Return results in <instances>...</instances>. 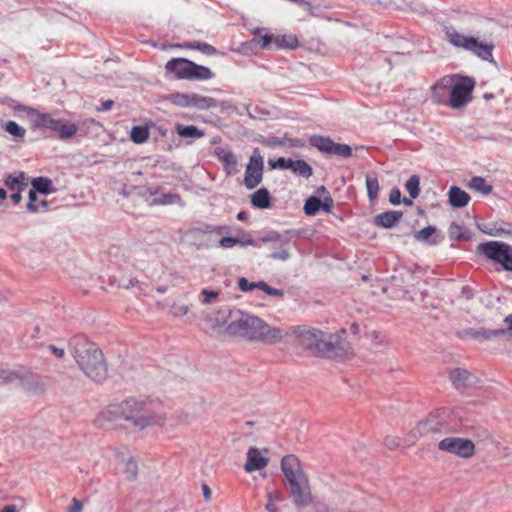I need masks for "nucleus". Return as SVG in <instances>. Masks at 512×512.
<instances>
[{
  "label": "nucleus",
  "instance_id": "obj_1",
  "mask_svg": "<svg viewBox=\"0 0 512 512\" xmlns=\"http://www.w3.org/2000/svg\"><path fill=\"white\" fill-rule=\"evenodd\" d=\"M217 322L225 327V333L230 337L266 345H275L288 336L283 328L271 326L263 319L244 312L240 309L224 308L219 310Z\"/></svg>",
  "mask_w": 512,
  "mask_h": 512
},
{
  "label": "nucleus",
  "instance_id": "obj_2",
  "mask_svg": "<svg viewBox=\"0 0 512 512\" xmlns=\"http://www.w3.org/2000/svg\"><path fill=\"white\" fill-rule=\"evenodd\" d=\"M158 403L149 398L130 397L119 404H111L102 415L110 422L125 421L143 430L151 426H163L166 414L157 408Z\"/></svg>",
  "mask_w": 512,
  "mask_h": 512
},
{
  "label": "nucleus",
  "instance_id": "obj_3",
  "mask_svg": "<svg viewBox=\"0 0 512 512\" xmlns=\"http://www.w3.org/2000/svg\"><path fill=\"white\" fill-rule=\"evenodd\" d=\"M288 332V335H294L298 344L313 355L343 359L349 353V344L338 335L326 334L307 326L291 327Z\"/></svg>",
  "mask_w": 512,
  "mask_h": 512
},
{
  "label": "nucleus",
  "instance_id": "obj_4",
  "mask_svg": "<svg viewBox=\"0 0 512 512\" xmlns=\"http://www.w3.org/2000/svg\"><path fill=\"white\" fill-rule=\"evenodd\" d=\"M73 357L83 373L95 382H102L107 377V365L102 351L83 335H76L70 340Z\"/></svg>",
  "mask_w": 512,
  "mask_h": 512
},
{
  "label": "nucleus",
  "instance_id": "obj_5",
  "mask_svg": "<svg viewBox=\"0 0 512 512\" xmlns=\"http://www.w3.org/2000/svg\"><path fill=\"white\" fill-rule=\"evenodd\" d=\"M281 470L288 482L293 504L298 509L311 505L312 495L309 480L298 458L294 455L284 456L281 460Z\"/></svg>",
  "mask_w": 512,
  "mask_h": 512
},
{
  "label": "nucleus",
  "instance_id": "obj_6",
  "mask_svg": "<svg viewBox=\"0 0 512 512\" xmlns=\"http://www.w3.org/2000/svg\"><path fill=\"white\" fill-rule=\"evenodd\" d=\"M165 69L177 79L203 81L213 78V72L206 66L198 65L186 58H172Z\"/></svg>",
  "mask_w": 512,
  "mask_h": 512
},
{
  "label": "nucleus",
  "instance_id": "obj_7",
  "mask_svg": "<svg viewBox=\"0 0 512 512\" xmlns=\"http://www.w3.org/2000/svg\"><path fill=\"white\" fill-rule=\"evenodd\" d=\"M445 37L455 47L463 48L472 52L483 60L492 58V43H485L473 36H465L459 33L453 26H445Z\"/></svg>",
  "mask_w": 512,
  "mask_h": 512
},
{
  "label": "nucleus",
  "instance_id": "obj_8",
  "mask_svg": "<svg viewBox=\"0 0 512 512\" xmlns=\"http://www.w3.org/2000/svg\"><path fill=\"white\" fill-rule=\"evenodd\" d=\"M33 126L38 129H49L57 132L61 140L72 138L78 131V126L74 123H68L63 119H55L51 114L40 113L33 110Z\"/></svg>",
  "mask_w": 512,
  "mask_h": 512
},
{
  "label": "nucleus",
  "instance_id": "obj_9",
  "mask_svg": "<svg viewBox=\"0 0 512 512\" xmlns=\"http://www.w3.org/2000/svg\"><path fill=\"white\" fill-rule=\"evenodd\" d=\"M477 252L494 263L500 264L505 271H512V246L502 241H488L478 244Z\"/></svg>",
  "mask_w": 512,
  "mask_h": 512
},
{
  "label": "nucleus",
  "instance_id": "obj_10",
  "mask_svg": "<svg viewBox=\"0 0 512 512\" xmlns=\"http://www.w3.org/2000/svg\"><path fill=\"white\" fill-rule=\"evenodd\" d=\"M271 44H275L277 49H295L299 46L298 39L293 34L277 36L266 34L260 40L253 38L250 41L244 43L242 45V51L244 53H248L249 50L253 51V49L256 48L269 50L271 48Z\"/></svg>",
  "mask_w": 512,
  "mask_h": 512
},
{
  "label": "nucleus",
  "instance_id": "obj_11",
  "mask_svg": "<svg viewBox=\"0 0 512 512\" xmlns=\"http://www.w3.org/2000/svg\"><path fill=\"white\" fill-rule=\"evenodd\" d=\"M299 233L295 230H286L284 233L268 231L258 242L272 243L274 251L269 255L274 260L287 261L290 258L289 244L293 237Z\"/></svg>",
  "mask_w": 512,
  "mask_h": 512
},
{
  "label": "nucleus",
  "instance_id": "obj_12",
  "mask_svg": "<svg viewBox=\"0 0 512 512\" xmlns=\"http://www.w3.org/2000/svg\"><path fill=\"white\" fill-rule=\"evenodd\" d=\"M450 410L448 408H441L431 413L424 421L412 430V436L417 438L427 433H448L450 428L448 426V418Z\"/></svg>",
  "mask_w": 512,
  "mask_h": 512
},
{
  "label": "nucleus",
  "instance_id": "obj_13",
  "mask_svg": "<svg viewBox=\"0 0 512 512\" xmlns=\"http://www.w3.org/2000/svg\"><path fill=\"white\" fill-rule=\"evenodd\" d=\"M474 86L475 81L472 78L460 77L455 83L453 82L451 86L447 104L454 109L464 107L471 100Z\"/></svg>",
  "mask_w": 512,
  "mask_h": 512
},
{
  "label": "nucleus",
  "instance_id": "obj_14",
  "mask_svg": "<svg viewBox=\"0 0 512 512\" xmlns=\"http://www.w3.org/2000/svg\"><path fill=\"white\" fill-rule=\"evenodd\" d=\"M264 158L259 148H255L246 165L243 184L248 190L256 188L263 180Z\"/></svg>",
  "mask_w": 512,
  "mask_h": 512
},
{
  "label": "nucleus",
  "instance_id": "obj_15",
  "mask_svg": "<svg viewBox=\"0 0 512 512\" xmlns=\"http://www.w3.org/2000/svg\"><path fill=\"white\" fill-rule=\"evenodd\" d=\"M310 145L317 148L321 153L336 156L339 158H350L352 148L347 144L336 143L330 137L313 135L309 139Z\"/></svg>",
  "mask_w": 512,
  "mask_h": 512
},
{
  "label": "nucleus",
  "instance_id": "obj_16",
  "mask_svg": "<svg viewBox=\"0 0 512 512\" xmlns=\"http://www.w3.org/2000/svg\"><path fill=\"white\" fill-rule=\"evenodd\" d=\"M438 449L462 458H470L475 453V445L470 439L447 437L439 441Z\"/></svg>",
  "mask_w": 512,
  "mask_h": 512
},
{
  "label": "nucleus",
  "instance_id": "obj_17",
  "mask_svg": "<svg viewBox=\"0 0 512 512\" xmlns=\"http://www.w3.org/2000/svg\"><path fill=\"white\" fill-rule=\"evenodd\" d=\"M32 188L28 193L27 210L30 213L39 212V206L36 204L37 194L48 195L53 192L52 180L47 177H37L31 182Z\"/></svg>",
  "mask_w": 512,
  "mask_h": 512
},
{
  "label": "nucleus",
  "instance_id": "obj_18",
  "mask_svg": "<svg viewBox=\"0 0 512 512\" xmlns=\"http://www.w3.org/2000/svg\"><path fill=\"white\" fill-rule=\"evenodd\" d=\"M214 154L223 164V168L227 175H234L238 173V161L235 154L231 150L223 147H217L214 150Z\"/></svg>",
  "mask_w": 512,
  "mask_h": 512
},
{
  "label": "nucleus",
  "instance_id": "obj_19",
  "mask_svg": "<svg viewBox=\"0 0 512 512\" xmlns=\"http://www.w3.org/2000/svg\"><path fill=\"white\" fill-rule=\"evenodd\" d=\"M453 84V77L445 76L432 86V98L436 103L447 104V96Z\"/></svg>",
  "mask_w": 512,
  "mask_h": 512
},
{
  "label": "nucleus",
  "instance_id": "obj_20",
  "mask_svg": "<svg viewBox=\"0 0 512 512\" xmlns=\"http://www.w3.org/2000/svg\"><path fill=\"white\" fill-rule=\"evenodd\" d=\"M449 378L457 389L472 386L476 377L466 369L456 368L450 371Z\"/></svg>",
  "mask_w": 512,
  "mask_h": 512
},
{
  "label": "nucleus",
  "instance_id": "obj_21",
  "mask_svg": "<svg viewBox=\"0 0 512 512\" xmlns=\"http://www.w3.org/2000/svg\"><path fill=\"white\" fill-rule=\"evenodd\" d=\"M268 464V458L261 455L256 447H251L247 452V460L244 469L247 472L261 470Z\"/></svg>",
  "mask_w": 512,
  "mask_h": 512
},
{
  "label": "nucleus",
  "instance_id": "obj_22",
  "mask_svg": "<svg viewBox=\"0 0 512 512\" xmlns=\"http://www.w3.org/2000/svg\"><path fill=\"white\" fill-rule=\"evenodd\" d=\"M507 332L506 329H495V330H487V329H474L467 328L461 332L462 337H469L479 341H485L492 337L503 336Z\"/></svg>",
  "mask_w": 512,
  "mask_h": 512
},
{
  "label": "nucleus",
  "instance_id": "obj_23",
  "mask_svg": "<svg viewBox=\"0 0 512 512\" xmlns=\"http://www.w3.org/2000/svg\"><path fill=\"white\" fill-rule=\"evenodd\" d=\"M403 213L401 211H386L374 217V224L381 228H393L401 220Z\"/></svg>",
  "mask_w": 512,
  "mask_h": 512
},
{
  "label": "nucleus",
  "instance_id": "obj_24",
  "mask_svg": "<svg viewBox=\"0 0 512 512\" xmlns=\"http://www.w3.org/2000/svg\"><path fill=\"white\" fill-rule=\"evenodd\" d=\"M4 185L10 191H23L28 186V179L22 171L11 173L5 177Z\"/></svg>",
  "mask_w": 512,
  "mask_h": 512
},
{
  "label": "nucleus",
  "instance_id": "obj_25",
  "mask_svg": "<svg viewBox=\"0 0 512 512\" xmlns=\"http://www.w3.org/2000/svg\"><path fill=\"white\" fill-rule=\"evenodd\" d=\"M449 203L452 207H465L470 201V195L457 186H452L448 192Z\"/></svg>",
  "mask_w": 512,
  "mask_h": 512
},
{
  "label": "nucleus",
  "instance_id": "obj_26",
  "mask_svg": "<svg viewBox=\"0 0 512 512\" xmlns=\"http://www.w3.org/2000/svg\"><path fill=\"white\" fill-rule=\"evenodd\" d=\"M250 202L257 209H268L271 207V195L266 188L262 187L251 195Z\"/></svg>",
  "mask_w": 512,
  "mask_h": 512
},
{
  "label": "nucleus",
  "instance_id": "obj_27",
  "mask_svg": "<svg viewBox=\"0 0 512 512\" xmlns=\"http://www.w3.org/2000/svg\"><path fill=\"white\" fill-rule=\"evenodd\" d=\"M236 245H240L242 247L245 246H253L259 248V242L254 240L251 237L248 238H238V237H223L219 240V246L225 249L232 248Z\"/></svg>",
  "mask_w": 512,
  "mask_h": 512
},
{
  "label": "nucleus",
  "instance_id": "obj_28",
  "mask_svg": "<svg viewBox=\"0 0 512 512\" xmlns=\"http://www.w3.org/2000/svg\"><path fill=\"white\" fill-rule=\"evenodd\" d=\"M216 106L217 101L212 97L202 96L196 93H189V107L209 109Z\"/></svg>",
  "mask_w": 512,
  "mask_h": 512
},
{
  "label": "nucleus",
  "instance_id": "obj_29",
  "mask_svg": "<svg viewBox=\"0 0 512 512\" xmlns=\"http://www.w3.org/2000/svg\"><path fill=\"white\" fill-rule=\"evenodd\" d=\"M175 131L183 138H202L205 133L195 125L176 124Z\"/></svg>",
  "mask_w": 512,
  "mask_h": 512
},
{
  "label": "nucleus",
  "instance_id": "obj_30",
  "mask_svg": "<svg viewBox=\"0 0 512 512\" xmlns=\"http://www.w3.org/2000/svg\"><path fill=\"white\" fill-rule=\"evenodd\" d=\"M3 129L13 136L16 142H24L26 130L15 121H7L2 125Z\"/></svg>",
  "mask_w": 512,
  "mask_h": 512
},
{
  "label": "nucleus",
  "instance_id": "obj_31",
  "mask_svg": "<svg viewBox=\"0 0 512 512\" xmlns=\"http://www.w3.org/2000/svg\"><path fill=\"white\" fill-rule=\"evenodd\" d=\"M436 233V228L434 226H427L421 229L420 231L414 234L415 240L428 243L430 245H436L439 243V240L436 238H432V236Z\"/></svg>",
  "mask_w": 512,
  "mask_h": 512
},
{
  "label": "nucleus",
  "instance_id": "obj_32",
  "mask_svg": "<svg viewBox=\"0 0 512 512\" xmlns=\"http://www.w3.org/2000/svg\"><path fill=\"white\" fill-rule=\"evenodd\" d=\"M181 47L198 50L205 55H214L217 53L216 48L206 42H200V41L185 42L184 44L181 45Z\"/></svg>",
  "mask_w": 512,
  "mask_h": 512
},
{
  "label": "nucleus",
  "instance_id": "obj_33",
  "mask_svg": "<svg viewBox=\"0 0 512 512\" xmlns=\"http://www.w3.org/2000/svg\"><path fill=\"white\" fill-rule=\"evenodd\" d=\"M469 188L480 192L482 195L487 196L492 191V186L486 182V180L480 176L472 177L469 182Z\"/></svg>",
  "mask_w": 512,
  "mask_h": 512
},
{
  "label": "nucleus",
  "instance_id": "obj_34",
  "mask_svg": "<svg viewBox=\"0 0 512 512\" xmlns=\"http://www.w3.org/2000/svg\"><path fill=\"white\" fill-rule=\"evenodd\" d=\"M292 172L299 177L308 179L312 176L313 169L305 160L297 159L294 162Z\"/></svg>",
  "mask_w": 512,
  "mask_h": 512
},
{
  "label": "nucleus",
  "instance_id": "obj_35",
  "mask_svg": "<svg viewBox=\"0 0 512 512\" xmlns=\"http://www.w3.org/2000/svg\"><path fill=\"white\" fill-rule=\"evenodd\" d=\"M366 188L369 200L374 201L377 199L379 193V181L376 174L366 175Z\"/></svg>",
  "mask_w": 512,
  "mask_h": 512
},
{
  "label": "nucleus",
  "instance_id": "obj_36",
  "mask_svg": "<svg viewBox=\"0 0 512 512\" xmlns=\"http://www.w3.org/2000/svg\"><path fill=\"white\" fill-rule=\"evenodd\" d=\"M449 237L452 240L469 239L470 233L468 229L456 222L451 223L449 226Z\"/></svg>",
  "mask_w": 512,
  "mask_h": 512
},
{
  "label": "nucleus",
  "instance_id": "obj_37",
  "mask_svg": "<svg viewBox=\"0 0 512 512\" xmlns=\"http://www.w3.org/2000/svg\"><path fill=\"white\" fill-rule=\"evenodd\" d=\"M322 200L317 196H310L304 203V213L308 216H315L321 210Z\"/></svg>",
  "mask_w": 512,
  "mask_h": 512
},
{
  "label": "nucleus",
  "instance_id": "obj_38",
  "mask_svg": "<svg viewBox=\"0 0 512 512\" xmlns=\"http://www.w3.org/2000/svg\"><path fill=\"white\" fill-rule=\"evenodd\" d=\"M130 138L136 144L144 143L149 138V130L146 126H134Z\"/></svg>",
  "mask_w": 512,
  "mask_h": 512
},
{
  "label": "nucleus",
  "instance_id": "obj_39",
  "mask_svg": "<svg viewBox=\"0 0 512 512\" xmlns=\"http://www.w3.org/2000/svg\"><path fill=\"white\" fill-rule=\"evenodd\" d=\"M153 203L157 204V205H170V204L183 205L181 196L176 193H164V194L160 195L159 197L155 198L153 200Z\"/></svg>",
  "mask_w": 512,
  "mask_h": 512
},
{
  "label": "nucleus",
  "instance_id": "obj_40",
  "mask_svg": "<svg viewBox=\"0 0 512 512\" xmlns=\"http://www.w3.org/2000/svg\"><path fill=\"white\" fill-rule=\"evenodd\" d=\"M405 189L412 199H416L420 194V178L418 175H412L405 183Z\"/></svg>",
  "mask_w": 512,
  "mask_h": 512
},
{
  "label": "nucleus",
  "instance_id": "obj_41",
  "mask_svg": "<svg viewBox=\"0 0 512 512\" xmlns=\"http://www.w3.org/2000/svg\"><path fill=\"white\" fill-rule=\"evenodd\" d=\"M166 100L179 107H189V93H172Z\"/></svg>",
  "mask_w": 512,
  "mask_h": 512
},
{
  "label": "nucleus",
  "instance_id": "obj_42",
  "mask_svg": "<svg viewBox=\"0 0 512 512\" xmlns=\"http://www.w3.org/2000/svg\"><path fill=\"white\" fill-rule=\"evenodd\" d=\"M200 296L202 304H214L219 298V291L203 289Z\"/></svg>",
  "mask_w": 512,
  "mask_h": 512
},
{
  "label": "nucleus",
  "instance_id": "obj_43",
  "mask_svg": "<svg viewBox=\"0 0 512 512\" xmlns=\"http://www.w3.org/2000/svg\"><path fill=\"white\" fill-rule=\"evenodd\" d=\"M262 144L267 147H270V148L285 146L286 145V137H283V138H279V137H275V136L267 137L262 140Z\"/></svg>",
  "mask_w": 512,
  "mask_h": 512
},
{
  "label": "nucleus",
  "instance_id": "obj_44",
  "mask_svg": "<svg viewBox=\"0 0 512 512\" xmlns=\"http://www.w3.org/2000/svg\"><path fill=\"white\" fill-rule=\"evenodd\" d=\"M238 288L243 292H249L255 289V282H249L246 278L241 277L238 280Z\"/></svg>",
  "mask_w": 512,
  "mask_h": 512
},
{
  "label": "nucleus",
  "instance_id": "obj_45",
  "mask_svg": "<svg viewBox=\"0 0 512 512\" xmlns=\"http://www.w3.org/2000/svg\"><path fill=\"white\" fill-rule=\"evenodd\" d=\"M126 474L129 480H133L137 475V464L133 460H130L126 465Z\"/></svg>",
  "mask_w": 512,
  "mask_h": 512
},
{
  "label": "nucleus",
  "instance_id": "obj_46",
  "mask_svg": "<svg viewBox=\"0 0 512 512\" xmlns=\"http://www.w3.org/2000/svg\"><path fill=\"white\" fill-rule=\"evenodd\" d=\"M401 191L399 190V188L397 187H394L391 191H390V194H389V202L392 204V205H398L401 203Z\"/></svg>",
  "mask_w": 512,
  "mask_h": 512
},
{
  "label": "nucleus",
  "instance_id": "obj_47",
  "mask_svg": "<svg viewBox=\"0 0 512 512\" xmlns=\"http://www.w3.org/2000/svg\"><path fill=\"white\" fill-rule=\"evenodd\" d=\"M481 230L485 234H488L490 236H502L503 234H506V235H511L512 234L511 231H507V230L503 229L502 227H497L496 225L494 226L493 229L484 230V229L481 228Z\"/></svg>",
  "mask_w": 512,
  "mask_h": 512
},
{
  "label": "nucleus",
  "instance_id": "obj_48",
  "mask_svg": "<svg viewBox=\"0 0 512 512\" xmlns=\"http://www.w3.org/2000/svg\"><path fill=\"white\" fill-rule=\"evenodd\" d=\"M294 162L295 160L291 158L280 157V162L278 164L280 169L292 171Z\"/></svg>",
  "mask_w": 512,
  "mask_h": 512
},
{
  "label": "nucleus",
  "instance_id": "obj_49",
  "mask_svg": "<svg viewBox=\"0 0 512 512\" xmlns=\"http://www.w3.org/2000/svg\"><path fill=\"white\" fill-rule=\"evenodd\" d=\"M224 229V227H215V226H211V225H204L200 228H197L196 230L201 232V233H213V232H216L217 234H221L222 233V230Z\"/></svg>",
  "mask_w": 512,
  "mask_h": 512
},
{
  "label": "nucleus",
  "instance_id": "obj_50",
  "mask_svg": "<svg viewBox=\"0 0 512 512\" xmlns=\"http://www.w3.org/2000/svg\"><path fill=\"white\" fill-rule=\"evenodd\" d=\"M304 145H305V143L301 139L286 137V145L285 146L293 147V148H301V147H304Z\"/></svg>",
  "mask_w": 512,
  "mask_h": 512
},
{
  "label": "nucleus",
  "instance_id": "obj_51",
  "mask_svg": "<svg viewBox=\"0 0 512 512\" xmlns=\"http://www.w3.org/2000/svg\"><path fill=\"white\" fill-rule=\"evenodd\" d=\"M316 512H330V509L327 504L322 501H313L311 503Z\"/></svg>",
  "mask_w": 512,
  "mask_h": 512
},
{
  "label": "nucleus",
  "instance_id": "obj_52",
  "mask_svg": "<svg viewBox=\"0 0 512 512\" xmlns=\"http://www.w3.org/2000/svg\"><path fill=\"white\" fill-rule=\"evenodd\" d=\"M473 430H474L473 435H474L475 437H477V438H480V439H482V440H485V439H487V438H489V437H490V433H489V432H488V430H486V429H483V428H480V427H479V428H474V427H473Z\"/></svg>",
  "mask_w": 512,
  "mask_h": 512
},
{
  "label": "nucleus",
  "instance_id": "obj_53",
  "mask_svg": "<svg viewBox=\"0 0 512 512\" xmlns=\"http://www.w3.org/2000/svg\"><path fill=\"white\" fill-rule=\"evenodd\" d=\"M332 206L333 199L331 198V196L324 197V199L322 200L321 209L324 210L325 212H330Z\"/></svg>",
  "mask_w": 512,
  "mask_h": 512
},
{
  "label": "nucleus",
  "instance_id": "obj_54",
  "mask_svg": "<svg viewBox=\"0 0 512 512\" xmlns=\"http://www.w3.org/2000/svg\"><path fill=\"white\" fill-rule=\"evenodd\" d=\"M48 348L51 351V353L58 359L63 358L65 355L64 349L62 348H58L54 345H49Z\"/></svg>",
  "mask_w": 512,
  "mask_h": 512
},
{
  "label": "nucleus",
  "instance_id": "obj_55",
  "mask_svg": "<svg viewBox=\"0 0 512 512\" xmlns=\"http://www.w3.org/2000/svg\"><path fill=\"white\" fill-rule=\"evenodd\" d=\"M83 508L82 502L76 498L72 499V505L69 508V512H81Z\"/></svg>",
  "mask_w": 512,
  "mask_h": 512
},
{
  "label": "nucleus",
  "instance_id": "obj_56",
  "mask_svg": "<svg viewBox=\"0 0 512 512\" xmlns=\"http://www.w3.org/2000/svg\"><path fill=\"white\" fill-rule=\"evenodd\" d=\"M114 105V101L113 100H106V101H103L101 103V106L97 108L98 111L100 112H104V111H108L110 110Z\"/></svg>",
  "mask_w": 512,
  "mask_h": 512
},
{
  "label": "nucleus",
  "instance_id": "obj_57",
  "mask_svg": "<svg viewBox=\"0 0 512 512\" xmlns=\"http://www.w3.org/2000/svg\"><path fill=\"white\" fill-rule=\"evenodd\" d=\"M187 312H188V307L185 305L176 306L173 309V314L176 316H183V315L187 314Z\"/></svg>",
  "mask_w": 512,
  "mask_h": 512
},
{
  "label": "nucleus",
  "instance_id": "obj_58",
  "mask_svg": "<svg viewBox=\"0 0 512 512\" xmlns=\"http://www.w3.org/2000/svg\"><path fill=\"white\" fill-rule=\"evenodd\" d=\"M13 379V374L6 371H0V384L10 382Z\"/></svg>",
  "mask_w": 512,
  "mask_h": 512
},
{
  "label": "nucleus",
  "instance_id": "obj_59",
  "mask_svg": "<svg viewBox=\"0 0 512 512\" xmlns=\"http://www.w3.org/2000/svg\"><path fill=\"white\" fill-rule=\"evenodd\" d=\"M266 293L271 296L282 297L284 295L283 290L270 287L266 290Z\"/></svg>",
  "mask_w": 512,
  "mask_h": 512
},
{
  "label": "nucleus",
  "instance_id": "obj_60",
  "mask_svg": "<svg viewBox=\"0 0 512 512\" xmlns=\"http://www.w3.org/2000/svg\"><path fill=\"white\" fill-rule=\"evenodd\" d=\"M22 191H12V194L10 195V198L11 200L15 203V204H18L21 202L22 200Z\"/></svg>",
  "mask_w": 512,
  "mask_h": 512
},
{
  "label": "nucleus",
  "instance_id": "obj_61",
  "mask_svg": "<svg viewBox=\"0 0 512 512\" xmlns=\"http://www.w3.org/2000/svg\"><path fill=\"white\" fill-rule=\"evenodd\" d=\"M138 283V280L136 278H131L124 283L120 284V287H123L125 289H129L131 287H134Z\"/></svg>",
  "mask_w": 512,
  "mask_h": 512
},
{
  "label": "nucleus",
  "instance_id": "obj_62",
  "mask_svg": "<svg viewBox=\"0 0 512 512\" xmlns=\"http://www.w3.org/2000/svg\"><path fill=\"white\" fill-rule=\"evenodd\" d=\"M202 493H203V497L206 501H209L211 499V489L209 488L208 485H206V484L202 485Z\"/></svg>",
  "mask_w": 512,
  "mask_h": 512
},
{
  "label": "nucleus",
  "instance_id": "obj_63",
  "mask_svg": "<svg viewBox=\"0 0 512 512\" xmlns=\"http://www.w3.org/2000/svg\"><path fill=\"white\" fill-rule=\"evenodd\" d=\"M462 294L466 299H471L473 297V290L469 286H464L462 288Z\"/></svg>",
  "mask_w": 512,
  "mask_h": 512
},
{
  "label": "nucleus",
  "instance_id": "obj_64",
  "mask_svg": "<svg viewBox=\"0 0 512 512\" xmlns=\"http://www.w3.org/2000/svg\"><path fill=\"white\" fill-rule=\"evenodd\" d=\"M0 512H18V509H17L16 505L9 504V505L4 506Z\"/></svg>",
  "mask_w": 512,
  "mask_h": 512
}]
</instances>
